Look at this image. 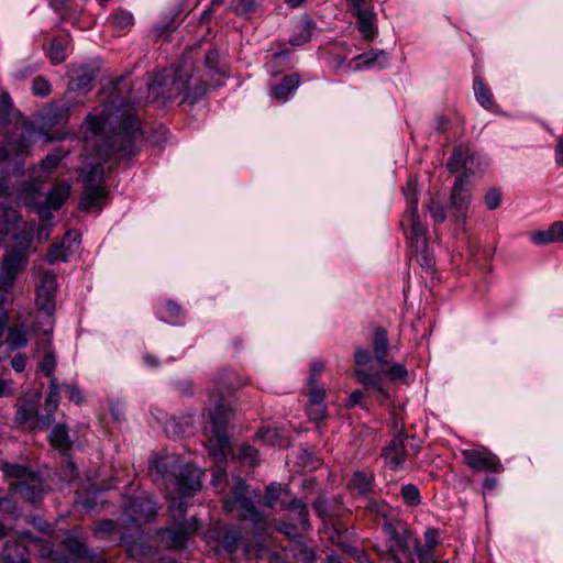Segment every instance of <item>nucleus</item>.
Returning a JSON list of instances; mask_svg holds the SVG:
<instances>
[{
	"instance_id": "f257e3e1",
	"label": "nucleus",
	"mask_w": 563,
	"mask_h": 563,
	"mask_svg": "<svg viewBox=\"0 0 563 563\" xmlns=\"http://www.w3.org/2000/svg\"><path fill=\"white\" fill-rule=\"evenodd\" d=\"M148 474L154 482L162 481L167 490L178 495L168 507L173 527L159 530L158 538L167 549H181L198 529L196 517L185 519L187 503L183 498L191 497L201 488V471L184 464L178 455L168 454L151 460Z\"/></svg>"
},
{
	"instance_id": "f03ea898",
	"label": "nucleus",
	"mask_w": 563,
	"mask_h": 563,
	"mask_svg": "<svg viewBox=\"0 0 563 563\" xmlns=\"http://www.w3.org/2000/svg\"><path fill=\"white\" fill-rule=\"evenodd\" d=\"M88 129L93 134L107 133L99 156L104 161L114 157L123 159L137 152V140L142 136L137 112L130 103L107 109L100 117L89 114L86 118Z\"/></svg>"
},
{
	"instance_id": "7ed1b4c3",
	"label": "nucleus",
	"mask_w": 563,
	"mask_h": 563,
	"mask_svg": "<svg viewBox=\"0 0 563 563\" xmlns=\"http://www.w3.org/2000/svg\"><path fill=\"white\" fill-rule=\"evenodd\" d=\"M247 384L235 371L225 368L214 377V387L209 395V416L211 423V438L213 454L219 462L225 460L231 451L227 435V424L233 418L234 411L230 397Z\"/></svg>"
},
{
	"instance_id": "20e7f679",
	"label": "nucleus",
	"mask_w": 563,
	"mask_h": 563,
	"mask_svg": "<svg viewBox=\"0 0 563 563\" xmlns=\"http://www.w3.org/2000/svg\"><path fill=\"white\" fill-rule=\"evenodd\" d=\"M212 82L194 73L192 65L187 60L177 69H164L154 75L147 84L148 100L164 103L179 99V103L190 104L199 101Z\"/></svg>"
},
{
	"instance_id": "39448f33",
	"label": "nucleus",
	"mask_w": 563,
	"mask_h": 563,
	"mask_svg": "<svg viewBox=\"0 0 563 563\" xmlns=\"http://www.w3.org/2000/svg\"><path fill=\"white\" fill-rule=\"evenodd\" d=\"M372 360L368 351L357 347L354 353V362L356 369L354 375L360 384L366 389L373 390L379 402L388 398V393L383 386V378L387 376L391 382L404 379L407 377V369L402 364L396 363L390 365L387 369L382 368L374 371L373 368H364Z\"/></svg>"
},
{
	"instance_id": "423d86ee",
	"label": "nucleus",
	"mask_w": 563,
	"mask_h": 563,
	"mask_svg": "<svg viewBox=\"0 0 563 563\" xmlns=\"http://www.w3.org/2000/svg\"><path fill=\"white\" fill-rule=\"evenodd\" d=\"M222 507L228 515L243 521H250L257 530H264L267 526L266 516L255 507L247 496V486L241 478L235 482L230 493L223 497Z\"/></svg>"
},
{
	"instance_id": "0eeeda50",
	"label": "nucleus",
	"mask_w": 563,
	"mask_h": 563,
	"mask_svg": "<svg viewBox=\"0 0 563 563\" xmlns=\"http://www.w3.org/2000/svg\"><path fill=\"white\" fill-rule=\"evenodd\" d=\"M404 195L407 200L408 209L407 217L401 221L405 227L406 222L410 229L408 236L409 245L416 253L424 252L427 247V227L421 222L418 214V196H417V179L409 178Z\"/></svg>"
},
{
	"instance_id": "6e6552de",
	"label": "nucleus",
	"mask_w": 563,
	"mask_h": 563,
	"mask_svg": "<svg viewBox=\"0 0 563 563\" xmlns=\"http://www.w3.org/2000/svg\"><path fill=\"white\" fill-rule=\"evenodd\" d=\"M7 476L16 479L10 484V489L20 495L25 501L36 506L43 496L42 479L27 467L18 464H5Z\"/></svg>"
},
{
	"instance_id": "1a4fd4ad",
	"label": "nucleus",
	"mask_w": 563,
	"mask_h": 563,
	"mask_svg": "<svg viewBox=\"0 0 563 563\" xmlns=\"http://www.w3.org/2000/svg\"><path fill=\"white\" fill-rule=\"evenodd\" d=\"M31 245V240L24 239L3 254L0 271V289L3 292L12 289L18 275L26 268Z\"/></svg>"
},
{
	"instance_id": "9d476101",
	"label": "nucleus",
	"mask_w": 563,
	"mask_h": 563,
	"mask_svg": "<svg viewBox=\"0 0 563 563\" xmlns=\"http://www.w3.org/2000/svg\"><path fill=\"white\" fill-rule=\"evenodd\" d=\"M103 175L104 170L99 164L79 170L78 178L85 184L80 199L81 210L90 211L106 205L107 190L102 186Z\"/></svg>"
},
{
	"instance_id": "9b49d317",
	"label": "nucleus",
	"mask_w": 563,
	"mask_h": 563,
	"mask_svg": "<svg viewBox=\"0 0 563 563\" xmlns=\"http://www.w3.org/2000/svg\"><path fill=\"white\" fill-rule=\"evenodd\" d=\"M383 530L387 540V552L394 563H401L399 553L412 560L413 550L418 549L419 540L412 536L411 531L402 525L395 526L391 522H385Z\"/></svg>"
},
{
	"instance_id": "f8f14e48",
	"label": "nucleus",
	"mask_w": 563,
	"mask_h": 563,
	"mask_svg": "<svg viewBox=\"0 0 563 563\" xmlns=\"http://www.w3.org/2000/svg\"><path fill=\"white\" fill-rule=\"evenodd\" d=\"M421 450V441L400 430L383 450L382 456L391 470L404 467L408 457L416 456Z\"/></svg>"
},
{
	"instance_id": "ddd939ff",
	"label": "nucleus",
	"mask_w": 563,
	"mask_h": 563,
	"mask_svg": "<svg viewBox=\"0 0 563 563\" xmlns=\"http://www.w3.org/2000/svg\"><path fill=\"white\" fill-rule=\"evenodd\" d=\"M12 239L21 244L24 239L33 241L32 229H27L25 221L9 205L0 203V241Z\"/></svg>"
},
{
	"instance_id": "4468645a",
	"label": "nucleus",
	"mask_w": 563,
	"mask_h": 563,
	"mask_svg": "<svg viewBox=\"0 0 563 563\" xmlns=\"http://www.w3.org/2000/svg\"><path fill=\"white\" fill-rule=\"evenodd\" d=\"M479 165L478 156L464 145L455 146L446 163L450 173L463 177V183H467L470 176L481 173Z\"/></svg>"
},
{
	"instance_id": "2eb2a0df",
	"label": "nucleus",
	"mask_w": 563,
	"mask_h": 563,
	"mask_svg": "<svg viewBox=\"0 0 563 563\" xmlns=\"http://www.w3.org/2000/svg\"><path fill=\"white\" fill-rule=\"evenodd\" d=\"M84 103V99H76L73 91H66L60 100L52 101L43 111V121L48 126H64L67 124L74 107Z\"/></svg>"
},
{
	"instance_id": "dca6fc26",
	"label": "nucleus",
	"mask_w": 563,
	"mask_h": 563,
	"mask_svg": "<svg viewBox=\"0 0 563 563\" xmlns=\"http://www.w3.org/2000/svg\"><path fill=\"white\" fill-rule=\"evenodd\" d=\"M462 456L464 463L473 471L485 473H500L504 471L499 457L485 448L463 450Z\"/></svg>"
},
{
	"instance_id": "f3484780",
	"label": "nucleus",
	"mask_w": 563,
	"mask_h": 563,
	"mask_svg": "<svg viewBox=\"0 0 563 563\" xmlns=\"http://www.w3.org/2000/svg\"><path fill=\"white\" fill-rule=\"evenodd\" d=\"M352 14L357 20L358 31L366 40H373L377 33L375 26L376 14L371 0H347Z\"/></svg>"
},
{
	"instance_id": "a211bd4d",
	"label": "nucleus",
	"mask_w": 563,
	"mask_h": 563,
	"mask_svg": "<svg viewBox=\"0 0 563 563\" xmlns=\"http://www.w3.org/2000/svg\"><path fill=\"white\" fill-rule=\"evenodd\" d=\"M56 277L53 273L44 272L40 277L36 289V305L49 317L55 309Z\"/></svg>"
},
{
	"instance_id": "6ab92c4d",
	"label": "nucleus",
	"mask_w": 563,
	"mask_h": 563,
	"mask_svg": "<svg viewBox=\"0 0 563 563\" xmlns=\"http://www.w3.org/2000/svg\"><path fill=\"white\" fill-rule=\"evenodd\" d=\"M451 207L454 212L452 214V220L462 225L465 224L467 210L470 205V189L467 187V183H463V177H456V180L451 189Z\"/></svg>"
},
{
	"instance_id": "aec40b11",
	"label": "nucleus",
	"mask_w": 563,
	"mask_h": 563,
	"mask_svg": "<svg viewBox=\"0 0 563 563\" xmlns=\"http://www.w3.org/2000/svg\"><path fill=\"white\" fill-rule=\"evenodd\" d=\"M63 544L71 555L70 559L65 560V563H107L101 559H96L82 537L76 532L68 534L63 540Z\"/></svg>"
},
{
	"instance_id": "412c9836",
	"label": "nucleus",
	"mask_w": 563,
	"mask_h": 563,
	"mask_svg": "<svg viewBox=\"0 0 563 563\" xmlns=\"http://www.w3.org/2000/svg\"><path fill=\"white\" fill-rule=\"evenodd\" d=\"M99 66L97 64H82L75 65L70 69V81L67 91H73L74 97L79 99L76 90L88 91L91 89V84L99 73Z\"/></svg>"
},
{
	"instance_id": "4be33fe9",
	"label": "nucleus",
	"mask_w": 563,
	"mask_h": 563,
	"mask_svg": "<svg viewBox=\"0 0 563 563\" xmlns=\"http://www.w3.org/2000/svg\"><path fill=\"white\" fill-rule=\"evenodd\" d=\"M125 515L136 525L154 519L157 515V505L148 497H137L124 510Z\"/></svg>"
},
{
	"instance_id": "5701e85b",
	"label": "nucleus",
	"mask_w": 563,
	"mask_h": 563,
	"mask_svg": "<svg viewBox=\"0 0 563 563\" xmlns=\"http://www.w3.org/2000/svg\"><path fill=\"white\" fill-rule=\"evenodd\" d=\"M347 488L354 496L369 498L375 494V477L369 471H356L353 473Z\"/></svg>"
},
{
	"instance_id": "b1692460",
	"label": "nucleus",
	"mask_w": 563,
	"mask_h": 563,
	"mask_svg": "<svg viewBox=\"0 0 563 563\" xmlns=\"http://www.w3.org/2000/svg\"><path fill=\"white\" fill-rule=\"evenodd\" d=\"M1 559L4 563H24L27 560V549L18 539H9L2 547Z\"/></svg>"
},
{
	"instance_id": "393cba45",
	"label": "nucleus",
	"mask_w": 563,
	"mask_h": 563,
	"mask_svg": "<svg viewBox=\"0 0 563 563\" xmlns=\"http://www.w3.org/2000/svg\"><path fill=\"white\" fill-rule=\"evenodd\" d=\"M373 354L375 360L382 365H387V354L389 347V341L387 331L382 328H375L372 340Z\"/></svg>"
},
{
	"instance_id": "a878e982",
	"label": "nucleus",
	"mask_w": 563,
	"mask_h": 563,
	"mask_svg": "<svg viewBox=\"0 0 563 563\" xmlns=\"http://www.w3.org/2000/svg\"><path fill=\"white\" fill-rule=\"evenodd\" d=\"M314 27L313 21L308 15H302L297 23L298 32L290 37L289 43L292 46H300L309 42Z\"/></svg>"
},
{
	"instance_id": "bb28decb",
	"label": "nucleus",
	"mask_w": 563,
	"mask_h": 563,
	"mask_svg": "<svg viewBox=\"0 0 563 563\" xmlns=\"http://www.w3.org/2000/svg\"><path fill=\"white\" fill-rule=\"evenodd\" d=\"M300 78L297 74L284 76L282 81L272 89V96L276 100H286L299 85Z\"/></svg>"
},
{
	"instance_id": "cd10ccee",
	"label": "nucleus",
	"mask_w": 563,
	"mask_h": 563,
	"mask_svg": "<svg viewBox=\"0 0 563 563\" xmlns=\"http://www.w3.org/2000/svg\"><path fill=\"white\" fill-rule=\"evenodd\" d=\"M70 186L67 183L58 184L46 196V203L52 209H58L67 200Z\"/></svg>"
},
{
	"instance_id": "c85d7f7f",
	"label": "nucleus",
	"mask_w": 563,
	"mask_h": 563,
	"mask_svg": "<svg viewBox=\"0 0 563 563\" xmlns=\"http://www.w3.org/2000/svg\"><path fill=\"white\" fill-rule=\"evenodd\" d=\"M283 509L292 510L297 512V518L300 522L302 530H309L311 523L309 521V510L307 505L299 498H294L289 503H282Z\"/></svg>"
},
{
	"instance_id": "c756f323",
	"label": "nucleus",
	"mask_w": 563,
	"mask_h": 563,
	"mask_svg": "<svg viewBox=\"0 0 563 563\" xmlns=\"http://www.w3.org/2000/svg\"><path fill=\"white\" fill-rule=\"evenodd\" d=\"M49 442L55 449L63 453L70 449L68 431L64 424H57L53 428L49 434Z\"/></svg>"
},
{
	"instance_id": "7c9ffc66",
	"label": "nucleus",
	"mask_w": 563,
	"mask_h": 563,
	"mask_svg": "<svg viewBox=\"0 0 563 563\" xmlns=\"http://www.w3.org/2000/svg\"><path fill=\"white\" fill-rule=\"evenodd\" d=\"M220 542L227 553H235L241 542L240 530L236 527L227 528L222 533Z\"/></svg>"
},
{
	"instance_id": "2f4dec72",
	"label": "nucleus",
	"mask_w": 563,
	"mask_h": 563,
	"mask_svg": "<svg viewBox=\"0 0 563 563\" xmlns=\"http://www.w3.org/2000/svg\"><path fill=\"white\" fill-rule=\"evenodd\" d=\"M309 398L312 406L311 415H313L314 419H319L323 416L325 407L323 406L324 398V389L321 386H318L317 383L310 385Z\"/></svg>"
},
{
	"instance_id": "473e14b6",
	"label": "nucleus",
	"mask_w": 563,
	"mask_h": 563,
	"mask_svg": "<svg viewBox=\"0 0 563 563\" xmlns=\"http://www.w3.org/2000/svg\"><path fill=\"white\" fill-rule=\"evenodd\" d=\"M161 319L170 324H177L184 317L181 307L175 301L167 300L159 310Z\"/></svg>"
},
{
	"instance_id": "72a5a7b5",
	"label": "nucleus",
	"mask_w": 563,
	"mask_h": 563,
	"mask_svg": "<svg viewBox=\"0 0 563 563\" xmlns=\"http://www.w3.org/2000/svg\"><path fill=\"white\" fill-rule=\"evenodd\" d=\"M27 342V334L22 325H15L9 329L7 343L11 351L26 346Z\"/></svg>"
},
{
	"instance_id": "f704fd0d",
	"label": "nucleus",
	"mask_w": 563,
	"mask_h": 563,
	"mask_svg": "<svg viewBox=\"0 0 563 563\" xmlns=\"http://www.w3.org/2000/svg\"><path fill=\"white\" fill-rule=\"evenodd\" d=\"M474 91L477 101L486 109H490L494 106L493 93L489 88L484 84L483 79L476 77L474 79Z\"/></svg>"
},
{
	"instance_id": "c9c22d12",
	"label": "nucleus",
	"mask_w": 563,
	"mask_h": 563,
	"mask_svg": "<svg viewBox=\"0 0 563 563\" xmlns=\"http://www.w3.org/2000/svg\"><path fill=\"white\" fill-rule=\"evenodd\" d=\"M427 208L435 223H443L446 220L445 206L438 195L430 197Z\"/></svg>"
},
{
	"instance_id": "e433bc0d",
	"label": "nucleus",
	"mask_w": 563,
	"mask_h": 563,
	"mask_svg": "<svg viewBox=\"0 0 563 563\" xmlns=\"http://www.w3.org/2000/svg\"><path fill=\"white\" fill-rule=\"evenodd\" d=\"M64 156L65 153L62 150H57L48 154L45 158H43L40 165L41 170L43 172V175H41V177H48V175L57 168Z\"/></svg>"
},
{
	"instance_id": "4c0bfd02",
	"label": "nucleus",
	"mask_w": 563,
	"mask_h": 563,
	"mask_svg": "<svg viewBox=\"0 0 563 563\" xmlns=\"http://www.w3.org/2000/svg\"><path fill=\"white\" fill-rule=\"evenodd\" d=\"M292 558L298 563H314L316 552L312 548H308L303 543H296L290 549Z\"/></svg>"
},
{
	"instance_id": "58836bf2",
	"label": "nucleus",
	"mask_w": 563,
	"mask_h": 563,
	"mask_svg": "<svg viewBox=\"0 0 563 563\" xmlns=\"http://www.w3.org/2000/svg\"><path fill=\"white\" fill-rule=\"evenodd\" d=\"M66 40L62 37L53 38L48 51V56L54 64H59L66 59Z\"/></svg>"
},
{
	"instance_id": "ea45409f",
	"label": "nucleus",
	"mask_w": 563,
	"mask_h": 563,
	"mask_svg": "<svg viewBox=\"0 0 563 563\" xmlns=\"http://www.w3.org/2000/svg\"><path fill=\"white\" fill-rule=\"evenodd\" d=\"M51 378L49 380V391L47 395V398L45 400V408L49 411H56L58 408V401H59V385L58 380L54 376H48Z\"/></svg>"
},
{
	"instance_id": "a19ab883",
	"label": "nucleus",
	"mask_w": 563,
	"mask_h": 563,
	"mask_svg": "<svg viewBox=\"0 0 563 563\" xmlns=\"http://www.w3.org/2000/svg\"><path fill=\"white\" fill-rule=\"evenodd\" d=\"M231 9L239 15L250 16L257 10L255 0H232Z\"/></svg>"
},
{
	"instance_id": "79ce46f5",
	"label": "nucleus",
	"mask_w": 563,
	"mask_h": 563,
	"mask_svg": "<svg viewBox=\"0 0 563 563\" xmlns=\"http://www.w3.org/2000/svg\"><path fill=\"white\" fill-rule=\"evenodd\" d=\"M218 64H219V53L216 48H210L205 55V66L207 69V75L210 78H212L213 75L220 74Z\"/></svg>"
},
{
	"instance_id": "37998d69",
	"label": "nucleus",
	"mask_w": 563,
	"mask_h": 563,
	"mask_svg": "<svg viewBox=\"0 0 563 563\" xmlns=\"http://www.w3.org/2000/svg\"><path fill=\"white\" fill-rule=\"evenodd\" d=\"M112 23L117 30H125L133 25L134 19L130 12L119 9L113 15Z\"/></svg>"
},
{
	"instance_id": "c03bdc74",
	"label": "nucleus",
	"mask_w": 563,
	"mask_h": 563,
	"mask_svg": "<svg viewBox=\"0 0 563 563\" xmlns=\"http://www.w3.org/2000/svg\"><path fill=\"white\" fill-rule=\"evenodd\" d=\"M404 501L409 506H418L421 501L419 489L416 485L407 484L401 487Z\"/></svg>"
},
{
	"instance_id": "a18cd8bd",
	"label": "nucleus",
	"mask_w": 563,
	"mask_h": 563,
	"mask_svg": "<svg viewBox=\"0 0 563 563\" xmlns=\"http://www.w3.org/2000/svg\"><path fill=\"white\" fill-rule=\"evenodd\" d=\"M282 493V486L277 483H271L264 494V505L268 508H273L279 499Z\"/></svg>"
},
{
	"instance_id": "49530a36",
	"label": "nucleus",
	"mask_w": 563,
	"mask_h": 563,
	"mask_svg": "<svg viewBox=\"0 0 563 563\" xmlns=\"http://www.w3.org/2000/svg\"><path fill=\"white\" fill-rule=\"evenodd\" d=\"M31 89L32 92L38 97H46L52 91L49 81L42 76H36L33 79Z\"/></svg>"
},
{
	"instance_id": "de8ad7c7",
	"label": "nucleus",
	"mask_w": 563,
	"mask_h": 563,
	"mask_svg": "<svg viewBox=\"0 0 563 563\" xmlns=\"http://www.w3.org/2000/svg\"><path fill=\"white\" fill-rule=\"evenodd\" d=\"M257 456L258 451L255 448L246 444L240 448L239 457L242 462L249 464L250 466L257 465Z\"/></svg>"
},
{
	"instance_id": "09e8293b",
	"label": "nucleus",
	"mask_w": 563,
	"mask_h": 563,
	"mask_svg": "<svg viewBox=\"0 0 563 563\" xmlns=\"http://www.w3.org/2000/svg\"><path fill=\"white\" fill-rule=\"evenodd\" d=\"M67 260V251L64 247V245L60 244H53L47 253V262L49 264H54L58 261H66Z\"/></svg>"
},
{
	"instance_id": "8fccbe9b",
	"label": "nucleus",
	"mask_w": 563,
	"mask_h": 563,
	"mask_svg": "<svg viewBox=\"0 0 563 563\" xmlns=\"http://www.w3.org/2000/svg\"><path fill=\"white\" fill-rule=\"evenodd\" d=\"M55 367V355L53 351H47L40 363V368L48 377L53 376Z\"/></svg>"
},
{
	"instance_id": "3c124183",
	"label": "nucleus",
	"mask_w": 563,
	"mask_h": 563,
	"mask_svg": "<svg viewBox=\"0 0 563 563\" xmlns=\"http://www.w3.org/2000/svg\"><path fill=\"white\" fill-rule=\"evenodd\" d=\"M360 59H364V64L367 66L379 64L380 66H385L388 62L387 55L384 52L378 53H367L358 56Z\"/></svg>"
},
{
	"instance_id": "603ef678",
	"label": "nucleus",
	"mask_w": 563,
	"mask_h": 563,
	"mask_svg": "<svg viewBox=\"0 0 563 563\" xmlns=\"http://www.w3.org/2000/svg\"><path fill=\"white\" fill-rule=\"evenodd\" d=\"M501 202V192L497 188H490L485 195V205L489 210H495Z\"/></svg>"
},
{
	"instance_id": "864d4df0",
	"label": "nucleus",
	"mask_w": 563,
	"mask_h": 563,
	"mask_svg": "<svg viewBox=\"0 0 563 563\" xmlns=\"http://www.w3.org/2000/svg\"><path fill=\"white\" fill-rule=\"evenodd\" d=\"M45 411L46 412L44 415L35 413V427L37 429H41V430L48 429L51 427V424L54 422V412L55 411H49L46 408H45Z\"/></svg>"
},
{
	"instance_id": "5fc2aeb1",
	"label": "nucleus",
	"mask_w": 563,
	"mask_h": 563,
	"mask_svg": "<svg viewBox=\"0 0 563 563\" xmlns=\"http://www.w3.org/2000/svg\"><path fill=\"white\" fill-rule=\"evenodd\" d=\"M439 532L434 528H429L424 532V541H426V550L429 552H434L435 547L438 545Z\"/></svg>"
},
{
	"instance_id": "6e6d98bb",
	"label": "nucleus",
	"mask_w": 563,
	"mask_h": 563,
	"mask_svg": "<svg viewBox=\"0 0 563 563\" xmlns=\"http://www.w3.org/2000/svg\"><path fill=\"white\" fill-rule=\"evenodd\" d=\"M175 30L174 18H166L162 23L154 26V33L157 37H161Z\"/></svg>"
},
{
	"instance_id": "4d7b16f0",
	"label": "nucleus",
	"mask_w": 563,
	"mask_h": 563,
	"mask_svg": "<svg viewBox=\"0 0 563 563\" xmlns=\"http://www.w3.org/2000/svg\"><path fill=\"white\" fill-rule=\"evenodd\" d=\"M532 241L539 245H547L556 242L550 233V228L547 231L534 232L531 236Z\"/></svg>"
},
{
	"instance_id": "13d9d810",
	"label": "nucleus",
	"mask_w": 563,
	"mask_h": 563,
	"mask_svg": "<svg viewBox=\"0 0 563 563\" xmlns=\"http://www.w3.org/2000/svg\"><path fill=\"white\" fill-rule=\"evenodd\" d=\"M63 387L69 400L75 401L76 404L81 402L82 398L76 385L65 384Z\"/></svg>"
},
{
	"instance_id": "bf43d9fd",
	"label": "nucleus",
	"mask_w": 563,
	"mask_h": 563,
	"mask_svg": "<svg viewBox=\"0 0 563 563\" xmlns=\"http://www.w3.org/2000/svg\"><path fill=\"white\" fill-rule=\"evenodd\" d=\"M413 552L417 553L419 563H432L434 562L433 552H429L419 543L418 549H415Z\"/></svg>"
},
{
	"instance_id": "052dcab7",
	"label": "nucleus",
	"mask_w": 563,
	"mask_h": 563,
	"mask_svg": "<svg viewBox=\"0 0 563 563\" xmlns=\"http://www.w3.org/2000/svg\"><path fill=\"white\" fill-rule=\"evenodd\" d=\"M365 499H366V504L364 505V509H365L366 514H368L373 517L382 514L379 504L376 500H374L373 497L365 498Z\"/></svg>"
},
{
	"instance_id": "680f3d73",
	"label": "nucleus",
	"mask_w": 563,
	"mask_h": 563,
	"mask_svg": "<svg viewBox=\"0 0 563 563\" xmlns=\"http://www.w3.org/2000/svg\"><path fill=\"white\" fill-rule=\"evenodd\" d=\"M26 356L22 353L15 354L11 360V366L15 372H22L26 365Z\"/></svg>"
},
{
	"instance_id": "e2e57ef3",
	"label": "nucleus",
	"mask_w": 563,
	"mask_h": 563,
	"mask_svg": "<svg viewBox=\"0 0 563 563\" xmlns=\"http://www.w3.org/2000/svg\"><path fill=\"white\" fill-rule=\"evenodd\" d=\"M115 530H117V523H114L111 520H104V521L100 522L97 528V532L102 533V534H112L115 532Z\"/></svg>"
},
{
	"instance_id": "0e129e2a",
	"label": "nucleus",
	"mask_w": 563,
	"mask_h": 563,
	"mask_svg": "<svg viewBox=\"0 0 563 563\" xmlns=\"http://www.w3.org/2000/svg\"><path fill=\"white\" fill-rule=\"evenodd\" d=\"M12 108V101L8 95H2L0 97V115H2L3 119L7 118L10 110Z\"/></svg>"
},
{
	"instance_id": "69168bd1",
	"label": "nucleus",
	"mask_w": 563,
	"mask_h": 563,
	"mask_svg": "<svg viewBox=\"0 0 563 563\" xmlns=\"http://www.w3.org/2000/svg\"><path fill=\"white\" fill-rule=\"evenodd\" d=\"M364 393L362 390H354L347 398L346 406L354 407L356 405H363Z\"/></svg>"
},
{
	"instance_id": "338daca9",
	"label": "nucleus",
	"mask_w": 563,
	"mask_h": 563,
	"mask_svg": "<svg viewBox=\"0 0 563 563\" xmlns=\"http://www.w3.org/2000/svg\"><path fill=\"white\" fill-rule=\"evenodd\" d=\"M177 388L181 394L186 396H191L195 390L192 382L188 379L179 380L177 383Z\"/></svg>"
},
{
	"instance_id": "774afa93",
	"label": "nucleus",
	"mask_w": 563,
	"mask_h": 563,
	"mask_svg": "<svg viewBox=\"0 0 563 563\" xmlns=\"http://www.w3.org/2000/svg\"><path fill=\"white\" fill-rule=\"evenodd\" d=\"M550 233H552L556 242H563V222L559 221L550 227Z\"/></svg>"
}]
</instances>
